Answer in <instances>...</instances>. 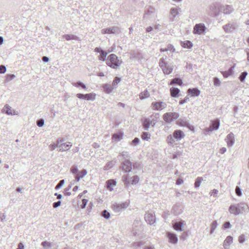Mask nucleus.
Segmentation results:
<instances>
[{
	"label": "nucleus",
	"mask_w": 249,
	"mask_h": 249,
	"mask_svg": "<svg viewBox=\"0 0 249 249\" xmlns=\"http://www.w3.org/2000/svg\"><path fill=\"white\" fill-rule=\"evenodd\" d=\"M72 143L70 142H66L63 138L58 139L56 143H53L50 145L51 150L57 149L59 151H66L69 150L72 146Z\"/></svg>",
	"instance_id": "f257e3e1"
},
{
	"label": "nucleus",
	"mask_w": 249,
	"mask_h": 249,
	"mask_svg": "<svg viewBox=\"0 0 249 249\" xmlns=\"http://www.w3.org/2000/svg\"><path fill=\"white\" fill-rule=\"evenodd\" d=\"M122 63V61L119 59L117 55L114 54H110L107 60V64L113 69H117Z\"/></svg>",
	"instance_id": "f03ea898"
},
{
	"label": "nucleus",
	"mask_w": 249,
	"mask_h": 249,
	"mask_svg": "<svg viewBox=\"0 0 249 249\" xmlns=\"http://www.w3.org/2000/svg\"><path fill=\"white\" fill-rule=\"evenodd\" d=\"M221 4L218 3H213L209 7L208 13L212 16H217L221 13Z\"/></svg>",
	"instance_id": "7ed1b4c3"
},
{
	"label": "nucleus",
	"mask_w": 249,
	"mask_h": 249,
	"mask_svg": "<svg viewBox=\"0 0 249 249\" xmlns=\"http://www.w3.org/2000/svg\"><path fill=\"white\" fill-rule=\"evenodd\" d=\"M245 206L246 205L244 204L231 205L229 209V212L231 214L238 215L243 212L244 206Z\"/></svg>",
	"instance_id": "20e7f679"
},
{
	"label": "nucleus",
	"mask_w": 249,
	"mask_h": 249,
	"mask_svg": "<svg viewBox=\"0 0 249 249\" xmlns=\"http://www.w3.org/2000/svg\"><path fill=\"white\" fill-rule=\"evenodd\" d=\"M167 107L166 103L162 101H155L152 103L151 107L153 110L160 111Z\"/></svg>",
	"instance_id": "39448f33"
},
{
	"label": "nucleus",
	"mask_w": 249,
	"mask_h": 249,
	"mask_svg": "<svg viewBox=\"0 0 249 249\" xmlns=\"http://www.w3.org/2000/svg\"><path fill=\"white\" fill-rule=\"evenodd\" d=\"M179 115L176 112H168L163 115V120L167 123H170L172 121L178 118Z\"/></svg>",
	"instance_id": "423d86ee"
},
{
	"label": "nucleus",
	"mask_w": 249,
	"mask_h": 249,
	"mask_svg": "<svg viewBox=\"0 0 249 249\" xmlns=\"http://www.w3.org/2000/svg\"><path fill=\"white\" fill-rule=\"evenodd\" d=\"M159 65L160 68H161L164 74H169L172 72L173 69L171 67L167 65L166 63L164 61L163 59L160 60Z\"/></svg>",
	"instance_id": "0eeeda50"
},
{
	"label": "nucleus",
	"mask_w": 249,
	"mask_h": 249,
	"mask_svg": "<svg viewBox=\"0 0 249 249\" xmlns=\"http://www.w3.org/2000/svg\"><path fill=\"white\" fill-rule=\"evenodd\" d=\"M124 181L126 186H128L130 184H136L139 182V178L137 176L130 178L126 177L124 178Z\"/></svg>",
	"instance_id": "6e6552de"
},
{
	"label": "nucleus",
	"mask_w": 249,
	"mask_h": 249,
	"mask_svg": "<svg viewBox=\"0 0 249 249\" xmlns=\"http://www.w3.org/2000/svg\"><path fill=\"white\" fill-rule=\"evenodd\" d=\"M76 97L79 99L87 100H94L95 99L96 94L94 93H87L85 94L77 93Z\"/></svg>",
	"instance_id": "1a4fd4ad"
},
{
	"label": "nucleus",
	"mask_w": 249,
	"mask_h": 249,
	"mask_svg": "<svg viewBox=\"0 0 249 249\" xmlns=\"http://www.w3.org/2000/svg\"><path fill=\"white\" fill-rule=\"evenodd\" d=\"M181 12V10L179 7L172 8L170 12V20L171 21H173Z\"/></svg>",
	"instance_id": "9d476101"
},
{
	"label": "nucleus",
	"mask_w": 249,
	"mask_h": 249,
	"mask_svg": "<svg viewBox=\"0 0 249 249\" xmlns=\"http://www.w3.org/2000/svg\"><path fill=\"white\" fill-rule=\"evenodd\" d=\"M221 13H223L224 14H230L233 11L234 9L231 5H221Z\"/></svg>",
	"instance_id": "9b49d317"
},
{
	"label": "nucleus",
	"mask_w": 249,
	"mask_h": 249,
	"mask_svg": "<svg viewBox=\"0 0 249 249\" xmlns=\"http://www.w3.org/2000/svg\"><path fill=\"white\" fill-rule=\"evenodd\" d=\"M173 137L177 140L183 139L185 135L183 132L180 130H175L173 134Z\"/></svg>",
	"instance_id": "f8f14e48"
},
{
	"label": "nucleus",
	"mask_w": 249,
	"mask_h": 249,
	"mask_svg": "<svg viewBox=\"0 0 249 249\" xmlns=\"http://www.w3.org/2000/svg\"><path fill=\"white\" fill-rule=\"evenodd\" d=\"M167 236L169 239V242L172 244H176L177 243L178 239L175 234L168 232L167 233Z\"/></svg>",
	"instance_id": "ddd939ff"
},
{
	"label": "nucleus",
	"mask_w": 249,
	"mask_h": 249,
	"mask_svg": "<svg viewBox=\"0 0 249 249\" xmlns=\"http://www.w3.org/2000/svg\"><path fill=\"white\" fill-rule=\"evenodd\" d=\"M226 141L227 143V145L229 147L231 146L234 142V135L232 133H230L226 137Z\"/></svg>",
	"instance_id": "4468645a"
},
{
	"label": "nucleus",
	"mask_w": 249,
	"mask_h": 249,
	"mask_svg": "<svg viewBox=\"0 0 249 249\" xmlns=\"http://www.w3.org/2000/svg\"><path fill=\"white\" fill-rule=\"evenodd\" d=\"M155 125L154 120H150L148 118L145 119L143 122V126L144 128L147 129L150 125L154 126Z\"/></svg>",
	"instance_id": "2eb2a0df"
},
{
	"label": "nucleus",
	"mask_w": 249,
	"mask_h": 249,
	"mask_svg": "<svg viewBox=\"0 0 249 249\" xmlns=\"http://www.w3.org/2000/svg\"><path fill=\"white\" fill-rule=\"evenodd\" d=\"M207 28L203 23L196 24L194 27L193 31H205Z\"/></svg>",
	"instance_id": "dca6fc26"
},
{
	"label": "nucleus",
	"mask_w": 249,
	"mask_h": 249,
	"mask_svg": "<svg viewBox=\"0 0 249 249\" xmlns=\"http://www.w3.org/2000/svg\"><path fill=\"white\" fill-rule=\"evenodd\" d=\"M187 92L192 97L197 96L200 93V90L196 88L189 89H188Z\"/></svg>",
	"instance_id": "f3484780"
},
{
	"label": "nucleus",
	"mask_w": 249,
	"mask_h": 249,
	"mask_svg": "<svg viewBox=\"0 0 249 249\" xmlns=\"http://www.w3.org/2000/svg\"><path fill=\"white\" fill-rule=\"evenodd\" d=\"M116 184V182L114 179H109L106 182L107 189L111 191L113 190V187Z\"/></svg>",
	"instance_id": "a211bd4d"
},
{
	"label": "nucleus",
	"mask_w": 249,
	"mask_h": 249,
	"mask_svg": "<svg viewBox=\"0 0 249 249\" xmlns=\"http://www.w3.org/2000/svg\"><path fill=\"white\" fill-rule=\"evenodd\" d=\"M232 237L231 236L227 237L223 243V246L225 249H229L230 245L232 243Z\"/></svg>",
	"instance_id": "6ab92c4d"
},
{
	"label": "nucleus",
	"mask_w": 249,
	"mask_h": 249,
	"mask_svg": "<svg viewBox=\"0 0 249 249\" xmlns=\"http://www.w3.org/2000/svg\"><path fill=\"white\" fill-rule=\"evenodd\" d=\"M123 168L126 172H129L131 170V163L130 161L126 160L123 164Z\"/></svg>",
	"instance_id": "aec40b11"
},
{
	"label": "nucleus",
	"mask_w": 249,
	"mask_h": 249,
	"mask_svg": "<svg viewBox=\"0 0 249 249\" xmlns=\"http://www.w3.org/2000/svg\"><path fill=\"white\" fill-rule=\"evenodd\" d=\"M224 31H233L235 30V26L232 23H229L227 24L223 27Z\"/></svg>",
	"instance_id": "412c9836"
},
{
	"label": "nucleus",
	"mask_w": 249,
	"mask_h": 249,
	"mask_svg": "<svg viewBox=\"0 0 249 249\" xmlns=\"http://www.w3.org/2000/svg\"><path fill=\"white\" fill-rule=\"evenodd\" d=\"M171 96L173 97L178 96V94L180 91L179 89L176 88L172 87L170 89Z\"/></svg>",
	"instance_id": "4be33fe9"
},
{
	"label": "nucleus",
	"mask_w": 249,
	"mask_h": 249,
	"mask_svg": "<svg viewBox=\"0 0 249 249\" xmlns=\"http://www.w3.org/2000/svg\"><path fill=\"white\" fill-rule=\"evenodd\" d=\"M219 126V121L218 120H214L212 122V125L210 126V130L213 129L216 130L218 128Z\"/></svg>",
	"instance_id": "5701e85b"
},
{
	"label": "nucleus",
	"mask_w": 249,
	"mask_h": 249,
	"mask_svg": "<svg viewBox=\"0 0 249 249\" xmlns=\"http://www.w3.org/2000/svg\"><path fill=\"white\" fill-rule=\"evenodd\" d=\"M146 221L150 224H152L155 222V218L151 214H147L145 216Z\"/></svg>",
	"instance_id": "b1692460"
},
{
	"label": "nucleus",
	"mask_w": 249,
	"mask_h": 249,
	"mask_svg": "<svg viewBox=\"0 0 249 249\" xmlns=\"http://www.w3.org/2000/svg\"><path fill=\"white\" fill-rule=\"evenodd\" d=\"M160 51L161 52L169 51V52H170L171 53H174L175 51V48H174V47H173V46L172 45L168 44L167 45V48H166L165 49L161 48L160 49Z\"/></svg>",
	"instance_id": "393cba45"
},
{
	"label": "nucleus",
	"mask_w": 249,
	"mask_h": 249,
	"mask_svg": "<svg viewBox=\"0 0 249 249\" xmlns=\"http://www.w3.org/2000/svg\"><path fill=\"white\" fill-rule=\"evenodd\" d=\"M181 45L184 48L190 49L193 46L192 42L188 40L181 42Z\"/></svg>",
	"instance_id": "a878e982"
},
{
	"label": "nucleus",
	"mask_w": 249,
	"mask_h": 249,
	"mask_svg": "<svg viewBox=\"0 0 249 249\" xmlns=\"http://www.w3.org/2000/svg\"><path fill=\"white\" fill-rule=\"evenodd\" d=\"M87 172L86 170H82L78 174H77L75 179L77 181H78L80 178H83L86 174Z\"/></svg>",
	"instance_id": "bb28decb"
},
{
	"label": "nucleus",
	"mask_w": 249,
	"mask_h": 249,
	"mask_svg": "<svg viewBox=\"0 0 249 249\" xmlns=\"http://www.w3.org/2000/svg\"><path fill=\"white\" fill-rule=\"evenodd\" d=\"M177 84L181 86L182 84V80L178 78H175L173 79L170 83V85Z\"/></svg>",
	"instance_id": "cd10ccee"
},
{
	"label": "nucleus",
	"mask_w": 249,
	"mask_h": 249,
	"mask_svg": "<svg viewBox=\"0 0 249 249\" xmlns=\"http://www.w3.org/2000/svg\"><path fill=\"white\" fill-rule=\"evenodd\" d=\"M123 136V133H122L114 134L112 135V139L115 141H120L122 139Z\"/></svg>",
	"instance_id": "c85d7f7f"
},
{
	"label": "nucleus",
	"mask_w": 249,
	"mask_h": 249,
	"mask_svg": "<svg viewBox=\"0 0 249 249\" xmlns=\"http://www.w3.org/2000/svg\"><path fill=\"white\" fill-rule=\"evenodd\" d=\"M183 223L181 222H176L173 225V228L176 231H182V226Z\"/></svg>",
	"instance_id": "c756f323"
},
{
	"label": "nucleus",
	"mask_w": 249,
	"mask_h": 249,
	"mask_svg": "<svg viewBox=\"0 0 249 249\" xmlns=\"http://www.w3.org/2000/svg\"><path fill=\"white\" fill-rule=\"evenodd\" d=\"M103 88L104 89L105 92L107 93H110L113 90V88L111 86H110V85H107V84L104 85L103 86Z\"/></svg>",
	"instance_id": "7c9ffc66"
},
{
	"label": "nucleus",
	"mask_w": 249,
	"mask_h": 249,
	"mask_svg": "<svg viewBox=\"0 0 249 249\" xmlns=\"http://www.w3.org/2000/svg\"><path fill=\"white\" fill-rule=\"evenodd\" d=\"M139 96L140 98L142 100L148 98L149 96V93L147 90H144L140 94Z\"/></svg>",
	"instance_id": "2f4dec72"
},
{
	"label": "nucleus",
	"mask_w": 249,
	"mask_h": 249,
	"mask_svg": "<svg viewBox=\"0 0 249 249\" xmlns=\"http://www.w3.org/2000/svg\"><path fill=\"white\" fill-rule=\"evenodd\" d=\"M3 110L7 114H13V110L12 109L11 107L9 106H5L3 108Z\"/></svg>",
	"instance_id": "473e14b6"
},
{
	"label": "nucleus",
	"mask_w": 249,
	"mask_h": 249,
	"mask_svg": "<svg viewBox=\"0 0 249 249\" xmlns=\"http://www.w3.org/2000/svg\"><path fill=\"white\" fill-rule=\"evenodd\" d=\"M107 52L103 51H101L100 54L98 56L99 59L101 61H105L106 59V57L107 55Z\"/></svg>",
	"instance_id": "72a5a7b5"
},
{
	"label": "nucleus",
	"mask_w": 249,
	"mask_h": 249,
	"mask_svg": "<svg viewBox=\"0 0 249 249\" xmlns=\"http://www.w3.org/2000/svg\"><path fill=\"white\" fill-rule=\"evenodd\" d=\"M222 73L224 77L227 78L232 74V68H231L228 71L222 72Z\"/></svg>",
	"instance_id": "f704fd0d"
},
{
	"label": "nucleus",
	"mask_w": 249,
	"mask_h": 249,
	"mask_svg": "<svg viewBox=\"0 0 249 249\" xmlns=\"http://www.w3.org/2000/svg\"><path fill=\"white\" fill-rule=\"evenodd\" d=\"M141 137L143 140L147 141L150 138V134L148 132H143Z\"/></svg>",
	"instance_id": "c9c22d12"
},
{
	"label": "nucleus",
	"mask_w": 249,
	"mask_h": 249,
	"mask_svg": "<svg viewBox=\"0 0 249 249\" xmlns=\"http://www.w3.org/2000/svg\"><path fill=\"white\" fill-rule=\"evenodd\" d=\"M120 28L118 27H113L112 28H108L107 29H104L101 31H119Z\"/></svg>",
	"instance_id": "e433bc0d"
},
{
	"label": "nucleus",
	"mask_w": 249,
	"mask_h": 249,
	"mask_svg": "<svg viewBox=\"0 0 249 249\" xmlns=\"http://www.w3.org/2000/svg\"><path fill=\"white\" fill-rule=\"evenodd\" d=\"M73 85L74 87H77V88H79V87H81L83 89H86V85L85 84H84L83 83H81V82H78L75 83L73 84Z\"/></svg>",
	"instance_id": "4c0bfd02"
},
{
	"label": "nucleus",
	"mask_w": 249,
	"mask_h": 249,
	"mask_svg": "<svg viewBox=\"0 0 249 249\" xmlns=\"http://www.w3.org/2000/svg\"><path fill=\"white\" fill-rule=\"evenodd\" d=\"M202 180V178H201V177L197 178L196 180L195 183V187H196V188L200 186Z\"/></svg>",
	"instance_id": "58836bf2"
},
{
	"label": "nucleus",
	"mask_w": 249,
	"mask_h": 249,
	"mask_svg": "<svg viewBox=\"0 0 249 249\" xmlns=\"http://www.w3.org/2000/svg\"><path fill=\"white\" fill-rule=\"evenodd\" d=\"M15 77V75L13 74H7L5 77V81L6 82H9L12 80H13Z\"/></svg>",
	"instance_id": "ea45409f"
},
{
	"label": "nucleus",
	"mask_w": 249,
	"mask_h": 249,
	"mask_svg": "<svg viewBox=\"0 0 249 249\" xmlns=\"http://www.w3.org/2000/svg\"><path fill=\"white\" fill-rule=\"evenodd\" d=\"M217 227V222L214 221L212 222L211 225V233H212Z\"/></svg>",
	"instance_id": "a19ab883"
},
{
	"label": "nucleus",
	"mask_w": 249,
	"mask_h": 249,
	"mask_svg": "<svg viewBox=\"0 0 249 249\" xmlns=\"http://www.w3.org/2000/svg\"><path fill=\"white\" fill-rule=\"evenodd\" d=\"M218 192V190L216 189H213L210 192V196H213L214 197H216L217 196Z\"/></svg>",
	"instance_id": "79ce46f5"
},
{
	"label": "nucleus",
	"mask_w": 249,
	"mask_h": 249,
	"mask_svg": "<svg viewBox=\"0 0 249 249\" xmlns=\"http://www.w3.org/2000/svg\"><path fill=\"white\" fill-rule=\"evenodd\" d=\"M121 81V79L118 77H115L112 82V86L115 87Z\"/></svg>",
	"instance_id": "37998d69"
},
{
	"label": "nucleus",
	"mask_w": 249,
	"mask_h": 249,
	"mask_svg": "<svg viewBox=\"0 0 249 249\" xmlns=\"http://www.w3.org/2000/svg\"><path fill=\"white\" fill-rule=\"evenodd\" d=\"M247 75V73L246 72H243L242 73L241 75L239 77V79L241 82H243L246 76Z\"/></svg>",
	"instance_id": "c03bdc74"
},
{
	"label": "nucleus",
	"mask_w": 249,
	"mask_h": 249,
	"mask_svg": "<svg viewBox=\"0 0 249 249\" xmlns=\"http://www.w3.org/2000/svg\"><path fill=\"white\" fill-rule=\"evenodd\" d=\"M213 83L215 86H218L220 85V81L217 77H215L213 79Z\"/></svg>",
	"instance_id": "a18cd8bd"
},
{
	"label": "nucleus",
	"mask_w": 249,
	"mask_h": 249,
	"mask_svg": "<svg viewBox=\"0 0 249 249\" xmlns=\"http://www.w3.org/2000/svg\"><path fill=\"white\" fill-rule=\"evenodd\" d=\"M167 141L168 143H172L174 142L172 135H170L167 137Z\"/></svg>",
	"instance_id": "49530a36"
},
{
	"label": "nucleus",
	"mask_w": 249,
	"mask_h": 249,
	"mask_svg": "<svg viewBox=\"0 0 249 249\" xmlns=\"http://www.w3.org/2000/svg\"><path fill=\"white\" fill-rule=\"evenodd\" d=\"M189 97H185L184 99H182L179 101V104H180V105L183 104L184 103L187 102L189 101Z\"/></svg>",
	"instance_id": "de8ad7c7"
},
{
	"label": "nucleus",
	"mask_w": 249,
	"mask_h": 249,
	"mask_svg": "<svg viewBox=\"0 0 249 249\" xmlns=\"http://www.w3.org/2000/svg\"><path fill=\"white\" fill-rule=\"evenodd\" d=\"M245 237L243 235H241L239 237L238 241L241 243H243L244 242H245Z\"/></svg>",
	"instance_id": "09e8293b"
},
{
	"label": "nucleus",
	"mask_w": 249,
	"mask_h": 249,
	"mask_svg": "<svg viewBox=\"0 0 249 249\" xmlns=\"http://www.w3.org/2000/svg\"><path fill=\"white\" fill-rule=\"evenodd\" d=\"M103 216L105 218H109L110 214L106 210H104L103 212Z\"/></svg>",
	"instance_id": "8fccbe9b"
},
{
	"label": "nucleus",
	"mask_w": 249,
	"mask_h": 249,
	"mask_svg": "<svg viewBox=\"0 0 249 249\" xmlns=\"http://www.w3.org/2000/svg\"><path fill=\"white\" fill-rule=\"evenodd\" d=\"M88 200L86 199H83L82 200V204L81 205V208H84L85 207V206H86L87 203H88Z\"/></svg>",
	"instance_id": "3c124183"
},
{
	"label": "nucleus",
	"mask_w": 249,
	"mask_h": 249,
	"mask_svg": "<svg viewBox=\"0 0 249 249\" xmlns=\"http://www.w3.org/2000/svg\"><path fill=\"white\" fill-rule=\"evenodd\" d=\"M235 193L238 196H241L242 195L240 189L238 187H236L235 189Z\"/></svg>",
	"instance_id": "603ef678"
},
{
	"label": "nucleus",
	"mask_w": 249,
	"mask_h": 249,
	"mask_svg": "<svg viewBox=\"0 0 249 249\" xmlns=\"http://www.w3.org/2000/svg\"><path fill=\"white\" fill-rule=\"evenodd\" d=\"M6 68L5 66L1 65L0 66V73H4L6 71Z\"/></svg>",
	"instance_id": "864d4df0"
},
{
	"label": "nucleus",
	"mask_w": 249,
	"mask_h": 249,
	"mask_svg": "<svg viewBox=\"0 0 249 249\" xmlns=\"http://www.w3.org/2000/svg\"><path fill=\"white\" fill-rule=\"evenodd\" d=\"M44 124V121L43 120H39L37 122V124L38 126L41 127Z\"/></svg>",
	"instance_id": "5fc2aeb1"
},
{
	"label": "nucleus",
	"mask_w": 249,
	"mask_h": 249,
	"mask_svg": "<svg viewBox=\"0 0 249 249\" xmlns=\"http://www.w3.org/2000/svg\"><path fill=\"white\" fill-rule=\"evenodd\" d=\"M223 227H224L225 229H228V228H230L231 227L230 223L229 222H225L223 225Z\"/></svg>",
	"instance_id": "6e6d98bb"
},
{
	"label": "nucleus",
	"mask_w": 249,
	"mask_h": 249,
	"mask_svg": "<svg viewBox=\"0 0 249 249\" xmlns=\"http://www.w3.org/2000/svg\"><path fill=\"white\" fill-rule=\"evenodd\" d=\"M60 204H61V202L60 201L54 202L53 204V207L54 208H56V207H58L59 206H60Z\"/></svg>",
	"instance_id": "4d7b16f0"
},
{
	"label": "nucleus",
	"mask_w": 249,
	"mask_h": 249,
	"mask_svg": "<svg viewBox=\"0 0 249 249\" xmlns=\"http://www.w3.org/2000/svg\"><path fill=\"white\" fill-rule=\"evenodd\" d=\"M226 151V148L225 147H222L219 150V153L223 154Z\"/></svg>",
	"instance_id": "13d9d810"
},
{
	"label": "nucleus",
	"mask_w": 249,
	"mask_h": 249,
	"mask_svg": "<svg viewBox=\"0 0 249 249\" xmlns=\"http://www.w3.org/2000/svg\"><path fill=\"white\" fill-rule=\"evenodd\" d=\"M78 171V169L76 167H72L71 169V172L73 173V174H76L77 173Z\"/></svg>",
	"instance_id": "bf43d9fd"
},
{
	"label": "nucleus",
	"mask_w": 249,
	"mask_h": 249,
	"mask_svg": "<svg viewBox=\"0 0 249 249\" xmlns=\"http://www.w3.org/2000/svg\"><path fill=\"white\" fill-rule=\"evenodd\" d=\"M139 142V140L137 138H135L132 141V144H136L138 143Z\"/></svg>",
	"instance_id": "052dcab7"
},
{
	"label": "nucleus",
	"mask_w": 249,
	"mask_h": 249,
	"mask_svg": "<svg viewBox=\"0 0 249 249\" xmlns=\"http://www.w3.org/2000/svg\"><path fill=\"white\" fill-rule=\"evenodd\" d=\"M64 38H65L66 40H69L71 39H73L72 37H71L69 35H65L64 36Z\"/></svg>",
	"instance_id": "680f3d73"
},
{
	"label": "nucleus",
	"mask_w": 249,
	"mask_h": 249,
	"mask_svg": "<svg viewBox=\"0 0 249 249\" xmlns=\"http://www.w3.org/2000/svg\"><path fill=\"white\" fill-rule=\"evenodd\" d=\"M183 182V180L181 178H178L177 180L176 183L178 185H179Z\"/></svg>",
	"instance_id": "e2e57ef3"
},
{
	"label": "nucleus",
	"mask_w": 249,
	"mask_h": 249,
	"mask_svg": "<svg viewBox=\"0 0 249 249\" xmlns=\"http://www.w3.org/2000/svg\"><path fill=\"white\" fill-rule=\"evenodd\" d=\"M64 180H62L60 181V182L57 185L56 188L60 187L64 183Z\"/></svg>",
	"instance_id": "0e129e2a"
},
{
	"label": "nucleus",
	"mask_w": 249,
	"mask_h": 249,
	"mask_svg": "<svg viewBox=\"0 0 249 249\" xmlns=\"http://www.w3.org/2000/svg\"><path fill=\"white\" fill-rule=\"evenodd\" d=\"M94 50H95V52H97V53H101V51H102L101 49H100L99 48H96Z\"/></svg>",
	"instance_id": "69168bd1"
},
{
	"label": "nucleus",
	"mask_w": 249,
	"mask_h": 249,
	"mask_svg": "<svg viewBox=\"0 0 249 249\" xmlns=\"http://www.w3.org/2000/svg\"><path fill=\"white\" fill-rule=\"evenodd\" d=\"M152 30H153V28L151 26H149L146 28V31H152Z\"/></svg>",
	"instance_id": "338daca9"
},
{
	"label": "nucleus",
	"mask_w": 249,
	"mask_h": 249,
	"mask_svg": "<svg viewBox=\"0 0 249 249\" xmlns=\"http://www.w3.org/2000/svg\"><path fill=\"white\" fill-rule=\"evenodd\" d=\"M78 189V187L77 186H75V187H73V188L72 189V191L73 192H76Z\"/></svg>",
	"instance_id": "774afa93"
}]
</instances>
